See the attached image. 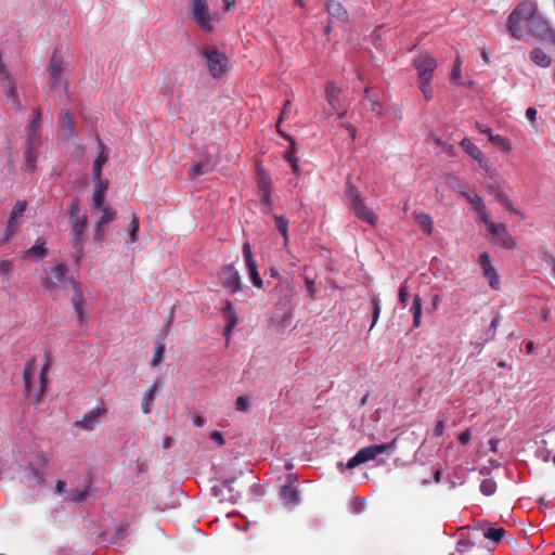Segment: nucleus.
I'll return each mask as SVG.
<instances>
[{
	"mask_svg": "<svg viewBox=\"0 0 555 555\" xmlns=\"http://www.w3.org/2000/svg\"><path fill=\"white\" fill-rule=\"evenodd\" d=\"M67 267L64 263H59L52 268V279L57 283L62 284L68 282L72 285L73 296L70 302L75 309V312L80 324L88 322V315L85 311L86 300L82 294L80 284L74 279H66Z\"/></svg>",
	"mask_w": 555,
	"mask_h": 555,
	"instance_id": "nucleus-1",
	"label": "nucleus"
},
{
	"mask_svg": "<svg viewBox=\"0 0 555 555\" xmlns=\"http://www.w3.org/2000/svg\"><path fill=\"white\" fill-rule=\"evenodd\" d=\"M436 67L437 62L433 56L428 54L418 55V90L426 102L434 99L433 76Z\"/></svg>",
	"mask_w": 555,
	"mask_h": 555,
	"instance_id": "nucleus-2",
	"label": "nucleus"
},
{
	"mask_svg": "<svg viewBox=\"0 0 555 555\" xmlns=\"http://www.w3.org/2000/svg\"><path fill=\"white\" fill-rule=\"evenodd\" d=\"M346 199L348 201L349 208L353 211L356 217L371 225L377 222V216L364 204L361 194L351 180L346 182Z\"/></svg>",
	"mask_w": 555,
	"mask_h": 555,
	"instance_id": "nucleus-3",
	"label": "nucleus"
},
{
	"mask_svg": "<svg viewBox=\"0 0 555 555\" xmlns=\"http://www.w3.org/2000/svg\"><path fill=\"white\" fill-rule=\"evenodd\" d=\"M532 16V3L522 2L514 9L507 20V30L512 37L520 39L524 35L522 23H527Z\"/></svg>",
	"mask_w": 555,
	"mask_h": 555,
	"instance_id": "nucleus-4",
	"label": "nucleus"
},
{
	"mask_svg": "<svg viewBox=\"0 0 555 555\" xmlns=\"http://www.w3.org/2000/svg\"><path fill=\"white\" fill-rule=\"evenodd\" d=\"M201 56L206 60L207 67L212 77L219 78L227 70V56L215 47H205L198 50Z\"/></svg>",
	"mask_w": 555,
	"mask_h": 555,
	"instance_id": "nucleus-5",
	"label": "nucleus"
},
{
	"mask_svg": "<svg viewBox=\"0 0 555 555\" xmlns=\"http://www.w3.org/2000/svg\"><path fill=\"white\" fill-rule=\"evenodd\" d=\"M88 229V217L86 214L81 215V219H75L70 223V242L75 248V259L77 262L83 256V244L86 241V231Z\"/></svg>",
	"mask_w": 555,
	"mask_h": 555,
	"instance_id": "nucleus-6",
	"label": "nucleus"
},
{
	"mask_svg": "<svg viewBox=\"0 0 555 555\" xmlns=\"http://www.w3.org/2000/svg\"><path fill=\"white\" fill-rule=\"evenodd\" d=\"M392 446L393 443H380L362 448L347 462L346 467L353 469L363 463L376 460L379 454L390 450Z\"/></svg>",
	"mask_w": 555,
	"mask_h": 555,
	"instance_id": "nucleus-7",
	"label": "nucleus"
},
{
	"mask_svg": "<svg viewBox=\"0 0 555 555\" xmlns=\"http://www.w3.org/2000/svg\"><path fill=\"white\" fill-rule=\"evenodd\" d=\"M528 28L534 36L555 43V29H553L548 22L535 12V7L532 3V16L528 21Z\"/></svg>",
	"mask_w": 555,
	"mask_h": 555,
	"instance_id": "nucleus-8",
	"label": "nucleus"
},
{
	"mask_svg": "<svg viewBox=\"0 0 555 555\" xmlns=\"http://www.w3.org/2000/svg\"><path fill=\"white\" fill-rule=\"evenodd\" d=\"M26 208H27L26 201L20 199L14 204V206L10 212L9 220L7 222V227L4 230V236L2 238V244H5L7 242H9L11 240V237L14 236V234L16 233L17 229L21 225V219H22L24 212L26 211Z\"/></svg>",
	"mask_w": 555,
	"mask_h": 555,
	"instance_id": "nucleus-9",
	"label": "nucleus"
},
{
	"mask_svg": "<svg viewBox=\"0 0 555 555\" xmlns=\"http://www.w3.org/2000/svg\"><path fill=\"white\" fill-rule=\"evenodd\" d=\"M192 18L205 31H212L209 8L206 0H192Z\"/></svg>",
	"mask_w": 555,
	"mask_h": 555,
	"instance_id": "nucleus-10",
	"label": "nucleus"
},
{
	"mask_svg": "<svg viewBox=\"0 0 555 555\" xmlns=\"http://www.w3.org/2000/svg\"><path fill=\"white\" fill-rule=\"evenodd\" d=\"M478 262L481 267L483 276L489 281L490 287L492 289H498L500 286V278L495 268L491 263L490 255L486 251L480 254Z\"/></svg>",
	"mask_w": 555,
	"mask_h": 555,
	"instance_id": "nucleus-11",
	"label": "nucleus"
},
{
	"mask_svg": "<svg viewBox=\"0 0 555 555\" xmlns=\"http://www.w3.org/2000/svg\"><path fill=\"white\" fill-rule=\"evenodd\" d=\"M219 279L222 285L231 293L237 292L241 287V276L232 264L225 266L221 269Z\"/></svg>",
	"mask_w": 555,
	"mask_h": 555,
	"instance_id": "nucleus-12",
	"label": "nucleus"
},
{
	"mask_svg": "<svg viewBox=\"0 0 555 555\" xmlns=\"http://www.w3.org/2000/svg\"><path fill=\"white\" fill-rule=\"evenodd\" d=\"M107 414V409L96 408L86 413L81 420L75 422V426L82 430H93L100 423V417Z\"/></svg>",
	"mask_w": 555,
	"mask_h": 555,
	"instance_id": "nucleus-13",
	"label": "nucleus"
},
{
	"mask_svg": "<svg viewBox=\"0 0 555 555\" xmlns=\"http://www.w3.org/2000/svg\"><path fill=\"white\" fill-rule=\"evenodd\" d=\"M243 257H244V261H245L246 268L248 270L251 283L256 287H261L262 280L258 273L257 264H256V261L254 260L249 242H245L243 244Z\"/></svg>",
	"mask_w": 555,
	"mask_h": 555,
	"instance_id": "nucleus-14",
	"label": "nucleus"
},
{
	"mask_svg": "<svg viewBox=\"0 0 555 555\" xmlns=\"http://www.w3.org/2000/svg\"><path fill=\"white\" fill-rule=\"evenodd\" d=\"M96 210H101L102 215L98 219L95 229H94V240L102 242L104 240V225L111 221H113L117 215L116 210L111 208L107 205H102V208H98Z\"/></svg>",
	"mask_w": 555,
	"mask_h": 555,
	"instance_id": "nucleus-15",
	"label": "nucleus"
},
{
	"mask_svg": "<svg viewBox=\"0 0 555 555\" xmlns=\"http://www.w3.org/2000/svg\"><path fill=\"white\" fill-rule=\"evenodd\" d=\"M94 182V191L92 195V209L96 210L98 208H102L104 205L105 194L108 189V181L103 180H93Z\"/></svg>",
	"mask_w": 555,
	"mask_h": 555,
	"instance_id": "nucleus-16",
	"label": "nucleus"
},
{
	"mask_svg": "<svg viewBox=\"0 0 555 555\" xmlns=\"http://www.w3.org/2000/svg\"><path fill=\"white\" fill-rule=\"evenodd\" d=\"M60 126V138L62 140H69L74 135V127L70 118V113L68 109H62L59 118Z\"/></svg>",
	"mask_w": 555,
	"mask_h": 555,
	"instance_id": "nucleus-17",
	"label": "nucleus"
},
{
	"mask_svg": "<svg viewBox=\"0 0 555 555\" xmlns=\"http://www.w3.org/2000/svg\"><path fill=\"white\" fill-rule=\"evenodd\" d=\"M339 93L340 88H338L334 82L328 81L325 85V96L326 101L328 103L330 108L326 111V114L330 116L333 114V112L338 111V104H339Z\"/></svg>",
	"mask_w": 555,
	"mask_h": 555,
	"instance_id": "nucleus-18",
	"label": "nucleus"
},
{
	"mask_svg": "<svg viewBox=\"0 0 555 555\" xmlns=\"http://www.w3.org/2000/svg\"><path fill=\"white\" fill-rule=\"evenodd\" d=\"M48 72H49L50 88H51V90H54V89H56L57 83L60 82V79L63 74L62 61L60 59H57L55 55H53L51 57Z\"/></svg>",
	"mask_w": 555,
	"mask_h": 555,
	"instance_id": "nucleus-19",
	"label": "nucleus"
},
{
	"mask_svg": "<svg viewBox=\"0 0 555 555\" xmlns=\"http://www.w3.org/2000/svg\"><path fill=\"white\" fill-rule=\"evenodd\" d=\"M363 99L370 103V109L376 116H383L382 96L377 92H373L370 88H365Z\"/></svg>",
	"mask_w": 555,
	"mask_h": 555,
	"instance_id": "nucleus-20",
	"label": "nucleus"
},
{
	"mask_svg": "<svg viewBox=\"0 0 555 555\" xmlns=\"http://www.w3.org/2000/svg\"><path fill=\"white\" fill-rule=\"evenodd\" d=\"M326 11L332 17L340 22H346L348 20L347 10L336 0H328L326 2Z\"/></svg>",
	"mask_w": 555,
	"mask_h": 555,
	"instance_id": "nucleus-21",
	"label": "nucleus"
},
{
	"mask_svg": "<svg viewBox=\"0 0 555 555\" xmlns=\"http://www.w3.org/2000/svg\"><path fill=\"white\" fill-rule=\"evenodd\" d=\"M156 389H157V384L155 382L147 390L144 391V393L142 396L141 409H142V412L145 414H147L152 411L153 402L155 400Z\"/></svg>",
	"mask_w": 555,
	"mask_h": 555,
	"instance_id": "nucleus-22",
	"label": "nucleus"
},
{
	"mask_svg": "<svg viewBox=\"0 0 555 555\" xmlns=\"http://www.w3.org/2000/svg\"><path fill=\"white\" fill-rule=\"evenodd\" d=\"M36 371V360L33 358L27 361L24 373H23V379L25 384V391L29 396L31 392V380L34 378Z\"/></svg>",
	"mask_w": 555,
	"mask_h": 555,
	"instance_id": "nucleus-23",
	"label": "nucleus"
},
{
	"mask_svg": "<svg viewBox=\"0 0 555 555\" xmlns=\"http://www.w3.org/2000/svg\"><path fill=\"white\" fill-rule=\"evenodd\" d=\"M530 60L541 67H548L551 65L552 59L548 54H546L542 49L535 48L530 51Z\"/></svg>",
	"mask_w": 555,
	"mask_h": 555,
	"instance_id": "nucleus-24",
	"label": "nucleus"
},
{
	"mask_svg": "<svg viewBox=\"0 0 555 555\" xmlns=\"http://www.w3.org/2000/svg\"><path fill=\"white\" fill-rule=\"evenodd\" d=\"M100 147L104 149V145L100 143ZM107 162V155L102 150L99 156L93 162L92 179L100 180L102 178V167Z\"/></svg>",
	"mask_w": 555,
	"mask_h": 555,
	"instance_id": "nucleus-25",
	"label": "nucleus"
},
{
	"mask_svg": "<svg viewBox=\"0 0 555 555\" xmlns=\"http://www.w3.org/2000/svg\"><path fill=\"white\" fill-rule=\"evenodd\" d=\"M281 496L288 505H294L299 500V492L292 486H284L281 489Z\"/></svg>",
	"mask_w": 555,
	"mask_h": 555,
	"instance_id": "nucleus-26",
	"label": "nucleus"
},
{
	"mask_svg": "<svg viewBox=\"0 0 555 555\" xmlns=\"http://www.w3.org/2000/svg\"><path fill=\"white\" fill-rule=\"evenodd\" d=\"M33 118L26 127L27 133H40L42 114L40 108L34 109L31 114Z\"/></svg>",
	"mask_w": 555,
	"mask_h": 555,
	"instance_id": "nucleus-27",
	"label": "nucleus"
},
{
	"mask_svg": "<svg viewBox=\"0 0 555 555\" xmlns=\"http://www.w3.org/2000/svg\"><path fill=\"white\" fill-rule=\"evenodd\" d=\"M47 254L44 248V241L38 238L34 246H31L27 251L26 256L29 258L40 259L43 258Z\"/></svg>",
	"mask_w": 555,
	"mask_h": 555,
	"instance_id": "nucleus-28",
	"label": "nucleus"
},
{
	"mask_svg": "<svg viewBox=\"0 0 555 555\" xmlns=\"http://www.w3.org/2000/svg\"><path fill=\"white\" fill-rule=\"evenodd\" d=\"M489 141L505 153H508L512 150L509 140L500 134H489Z\"/></svg>",
	"mask_w": 555,
	"mask_h": 555,
	"instance_id": "nucleus-29",
	"label": "nucleus"
},
{
	"mask_svg": "<svg viewBox=\"0 0 555 555\" xmlns=\"http://www.w3.org/2000/svg\"><path fill=\"white\" fill-rule=\"evenodd\" d=\"M461 194L470 203V205L477 212H481V210H486L485 204L478 194L464 192V191L461 192Z\"/></svg>",
	"mask_w": 555,
	"mask_h": 555,
	"instance_id": "nucleus-30",
	"label": "nucleus"
},
{
	"mask_svg": "<svg viewBox=\"0 0 555 555\" xmlns=\"http://www.w3.org/2000/svg\"><path fill=\"white\" fill-rule=\"evenodd\" d=\"M461 146L463 147V150L474 159H478V158H481V154L482 152L479 150V147L474 144L473 142H470L468 139H463L461 141Z\"/></svg>",
	"mask_w": 555,
	"mask_h": 555,
	"instance_id": "nucleus-31",
	"label": "nucleus"
},
{
	"mask_svg": "<svg viewBox=\"0 0 555 555\" xmlns=\"http://www.w3.org/2000/svg\"><path fill=\"white\" fill-rule=\"evenodd\" d=\"M79 210H80V199H79V197L75 196L72 199V202L68 206V209H67L69 223L75 221V219H81V216L79 215Z\"/></svg>",
	"mask_w": 555,
	"mask_h": 555,
	"instance_id": "nucleus-32",
	"label": "nucleus"
},
{
	"mask_svg": "<svg viewBox=\"0 0 555 555\" xmlns=\"http://www.w3.org/2000/svg\"><path fill=\"white\" fill-rule=\"evenodd\" d=\"M275 227L278 231L283 235L284 243L288 242V220L283 216H274Z\"/></svg>",
	"mask_w": 555,
	"mask_h": 555,
	"instance_id": "nucleus-33",
	"label": "nucleus"
},
{
	"mask_svg": "<svg viewBox=\"0 0 555 555\" xmlns=\"http://www.w3.org/2000/svg\"><path fill=\"white\" fill-rule=\"evenodd\" d=\"M504 534H505V529L502 527H498V528L490 527L483 533L485 538H487L495 543H499L503 539Z\"/></svg>",
	"mask_w": 555,
	"mask_h": 555,
	"instance_id": "nucleus-34",
	"label": "nucleus"
},
{
	"mask_svg": "<svg viewBox=\"0 0 555 555\" xmlns=\"http://www.w3.org/2000/svg\"><path fill=\"white\" fill-rule=\"evenodd\" d=\"M138 232H139V219L137 218V216L133 215L132 220L129 224V230H128V240H127L128 244H133L138 241Z\"/></svg>",
	"mask_w": 555,
	"mask_h": 555,
	"instance_id": "nucleus-35",
	"label": "nucleus"
},
{
	"mask_svg": "<svg viewBox=\"0 0 555 555\" xmlns=\"http://www.w3.org/2000/svg\"><path fill=\"white\" fill-rule=\"evenodd\" d=\"M418 227L424 233L430 235L433 233L434 224L433 220L428 215H418Z\"/></svg>",
	"mask_w": 555,
	"mask_h": 555,
	"instance_id": "nucleus-36",
	"label": "nucleus"
},
{
	"mask_svg": "<svg viewBox=\"0 0 555 555\" xmlns=\"http://www.w3.org/2000/svg\"><path fill=\"white\" fill-rule=\"evenodd\" d=\"M496 482L492 478H488L481 481L480 491L485 495H492L496 491Z\"/></svg>",
	"mask_w": 555,
	"mask_h": 555,
	"instance_id": "nucleus-37",
	"label": "nucleus"
},
{
	"mask_svg": "<svg viewBox=\"0 0 555 555\" xmlns=\"http://www.w3.org/2000/svg\"><path fill=\"white\" fill-rule=\"evenodd\" d=\"M4 91L7 96L12 101L14 105H20V99L17 94L16 87L13 81H9L8 83H4Z\"/></svg>",
	"mask_w": 555,
	"mask_h": 555,
	"instance_id": "nucleus-38",
	"label": "nucleus"
},
{
	"mask_svg": "<svg viewBox=\"0 0 555 555\" xmlns=\"http://www.w3.org/2000/svg\"><path fill=\"white\" fill-rule=\"evenodd\" d=\"M499 243L502 247L506 249H513L516 246V242L513 236L505 230L500 237H498Z\"/></svg>",
	"mask_w": 555,
	"mask_h": 555,
	"instance_id": "nucleus-39",
	"label": "nucleus"
},
{
	"mask_svg": "<svg viewBox=\"0 0 555 555\" xmlns=\"http://www.w3.org/2000/svg\"><path fill=\"white\" fill-rule=\"evenodd\" d=\"M222 312L227 322L237 323L236 313L231 301L225 300L224 306L222 308Z\"/></svg>",
	"mask_w": 555,
	"mask_h": 555,
	"instance_id": "nucleus-40",
	"label": "nucleus"
},
{
	"mask_svg": "<svg viewBox=\"0 0 555 555\" xmlns=\"http://www.w3.org/2000/svg\"><path fill=\"white\" fill-rule=\"evenodd\" d=\"M495 199L511 212L518 214V210L513 207L512 202L509 201L508 196L505 193L496 192Z\"/></svg>",
	"mask_w": 555,
	"mask_h": 555,
	"instance_id": "nucleus-41",
	"label": "nucleus"
},
{
	"mask_svg": "<svg viewBox=\"0 0 555 555\" xmlns=\"http://www.w3.org/2000/svg\"><path fill=\"white\" fill-rule=\"evenodd\" d=\"M41 144L40 133H27L26 150H37Z\"/></svg>",
	"mask_w": 555,
	"mask_h": 555,
	"instance_id": "nucleus-42",
	"label": "nucleus"
},
{
	"mask_svg": "<svg viewBox=\"0 0 555 555\" xmlns=\"http://www.w3.org/2000/svg\"><path fill=\"white\" fill-rule=\"evenodd\" d=\"M164 353H165V345L158 344L155 349L154 356L151 360V365L152 366L158 365L163 361Z\"/></svg>",
	"mask_w": 555,
	"mask_h": 555,
	"instance_id": "nucleus-43",
	"label": "nucleus"
},
{
	"mask_svg": "<svg viewBox=\"0 0 555 555\" xmlns=\"http://www.w3.org/2000/svg\"><path fill=\"white\" fill-rule=\"evenodd\" d=\"M435 142L437 143V145H439L441 147V151L444 154H447L448 156H450V157L456 156V149L454 145L442 142L440 139H435Z\"/></svg>",
	"mask_w": 555,
	"mask_h": 555,
	"instance_id": "nucleus-44",
	"label": "nucleus"
},
{
	"mask_svg": "<svg viewBox=\"0 0 555 555\" xmlns=\"http://www.w3.org/2000/svg\"><path fill=\"white\" fill-rule=\"evenodd\" d=\"M48 363H46L41 370V373H40V384H41V388H40V392L36 396L35 398V401L36 402H40L41 399H42V395H43V390H44V386H46V383H47V378H46V375H47V371H48Z\"/></svg>",
	"mask_w": 555,
	"mask_h": 555,
	"instance_id": "nucleus-45",
	"label": "nucleus"
},
{
	"mask_svg": "<svg viewBox=\"0 0 555 555\" xmlns=\"http://www.w3.org/2000/svg\"><path fill=\"white\" fill-rule=\"evenodd\" d=\"M488 230L493 236L500 237L501 234L507 229L503 223L489 222Z\"/></svg>",
	"mask_w": 555,
	"mask_h": 555,
	"instance_id": "nucleus-46",
	"label": "nucleus"
},
{
	"mask_svg": "<svg viewBox=\"0 0 555 555\" xmlns=\"http://www.w3.org/2000/svg\"><path fill=\"white\" fill-rule=\"evenodd\" d=\"M501 321H502V317L499 313L495 314V317L492 319V321L490 323L491 335L486 339V343L491 341L495 338L496 328L501 324Z\"/></svg>",
	"mask_w": 555,
	"mask_h": 555,
	"instance_id": "nucleus-47",
	"label": "nucleus"
},
{
	"mask_svg": "<svg viewBox=\"0 0 555 555\" xmlns=\"http://www.w3.org/2000/svg\"><path fill=\"white\" fill-rule=\"evenodd\" d=\"M60 283L54 281L52 278H47L43 282V287L51 296H55L56 287Z\"/></svg>",
	"mask_w": 555,
	"mask_h": 555,
	"instance_id": "nucleus-48",
	"label": "nucleus"
},
{
	"mask_svg": "<svg viewBox=\"0 0 555 555\" xmlns=\"http://www.w3.org/2000/svg\"><path fill=\"white\" fill-rule=\"evenodd\" d=\"M451 79L456 83L461 82V60L460 56L456 57L455 64L453 66L452 73H451Z\"/></svg>",
	"mask_w": 555,
	"mask_h": 555,
	"instance_id": "nucleus-49",
	"label": "nucleus"
},
{
	"mask_svg": "<svg viewBox=\"0 0 555 555\" xmlns=\"http://www.w3.org/2000/svg\"><path fill=\"white\" fill-rule=\"evenodd\" d=\"M235 408L237 411L246 412L249 409V400L247 397L240 396L235 401Z\"/></svg>",
	"mask_w": 555,
	"mask_h": 555,
	"instance_id": "nucleus-50",
	"label": "nucleus"
},
{
	"mask_svg": "<svg viewBox=\"0 0 555 555\" xmlns=\"http://www.w3.org/2000/svg\"><path fill=\"white\" fill-rule=\"evenodd\" d=\"M206 172V167L202 163H197L189 169V176L192 178L198 177Z\"/></svg>",
	"mask_w": 555,
	"mask_h": 555,
	"instance_id": "nucleus-51",
	"label": "nucleus"
},
{
	"mask_svg": "<svg viewBox=\"0 0 555 555\" xmlns=\"http://www.w3.org/2000/svg\"><path fill=\"white\" fill-rule=\"evenodd\" d=\"M35 151L36 150H26L25 152L26 162L30 170H35L36 168L37 156L35 154Z\"/></svg>",
	"mask_w": 555,
	"mask_h": 555,
	"instance_id": "nucleus-52",
	"label": "nucleus"
},
{
	"mask_svg": "<svg viewBox=\"0 0 555 555\" xmlns=\"http://www.w3.org/2000/svg\"><path fill=\"white\" fill-rule=\"evenodd\" d=\"M0 80L4 81V83L12 81V79L10 77V73L2 62V53L1 52H0Z\"/></svg>",
	"mask_w": 555,
	"mask_h": 555,
	"instance_id": "nucleus-53",
	"label": "nucleus"
},
{
	"mask_svg": "<svg viewBox=\"0 0 555 555\" xmlns=\"http://www.w3.org/2000/svg\"><path fill=\"white\" fill-rule=\"evenodd\" d=\"M372 304H373V322H372L371 328L376 324L377 319L380 313L379 300L377 298H373Z\"/></svg>",
	"mask_w": 555,
	"mask_h": 555,
	"instance_id": "nucleus-54",
	"label": "nucleus"
},
{
	"mask_svg": "<svg viewBox=\"0 0 555 555\" xmlns=\"http://www.w3.org/2000/svg\"><path fill=\"white\" fill-rule=\"evenodd\" d=\"M410 297V294L408 293V286H406V283L404 285H402L400 287V291H399V300L400 302H402L403 305L406 304L408 299Z\"/></svg>",
	"mask_w": 555,
	"mask_h": 555,
	"instance_id": "nucleus-55",
	"label": "nucleus"
},
{
	"mask_svg": "<svg viewBox=\"0 0 555 555\" xmlns=\"http://www.w3.org/2000/svg\"><path fill=\"white\" fill-rule=\"evenodd\" d=\"M13 262L11 260H2L0 261V273L9 274L11 272Z\"/></svg>",
	"mask_w": 555,
	"mask_h": 555,
	"instance_id": "nucleus-56",
	"label": "nucleus"
},
{
	"mask_svg": "<svg viewBox=\"0 0 555 555\" xmlns=\"http://www.w3.org/2000/svg\"><path fill=\"white\" fill-rule=\"evenodd\" d=\"M305 283L307 286L308 294L311 298L315 295V287H314V281L308 276L305 278Z\"/></svg>",
	"mask_w": 555,
	"mask_h": 555,
	"instance_id": "nucleus-57",
	"label": "nucleus"
},
{
	"mask_svg": "<svg viewBox=\"0 0 555 555\" xmlns=\"http://www.w3.org/2000/svg\"><path fill=\"white\" fill-rule=\"evenodd\" d=\"M210 439L216 441L219 446H223L225 443L222 434L218 430H214L210 433Z\"/></svg>",
	"mask_w": 555,
	"mask_h": 555,
	"instance_id": "nucleus-58",
	"label": "nucleus"
},
{
	"mask_svg": "<svg viewBox=\"0 0 555 555\" xmlns=\"http://www.w3.org/2000/svg\"><path fill=\"white\" fill-rule=\"evenodd\" d=\"M470 437H472L470 429H466V430H464L463 433H461L459 435V441H460L461 444L465 446V444H467L469 442Z\"/></svg>",
	"mask_w": 555,
	"mask_h": 555,
	"instance_id": "nucleus-59",
	"label": "nucleus"
},
{
	"mask_svg": "<svg viewBox=\"0 0 555 555\" xmlns=\"http://www.w3.org/2000/svg\"><path fill=\"white\" fill-rule=\"evenodd\" d=\"M259 190H260V193H264L266 191L271 192L270 191V180L262 177L259 182Z\"/></svg>",
	"mask_w": 555,
	"mask_h": 555,
	"instance_id": "nucleus-60",
	"label": "nucleus"
},
{
	"mask_svg": "<svg viewBox=\"0 0 555 555\" xmlns=\"http://www.w3.org/2000/svg\"><path fill=\"white\" fill-rule=\"evenodd\" d=\"M280 125H281V124H279V122L276 124V131L279 132V134H280L282 138H284V139H286L287 141H289L291 145L294 147V146H295V140H294V138H293V137H291L289 134H287L286 132H284V130H281Z\"/></svg>",
	"mask_w": 555,
	"mask_h": 555,
	"instance_id": "nucleus-61",
	"label": "nucleus"
},
{
	"mask_svg": "<svg viewBox=\"0 0 555 555\" xmlns=\"http://www.w3.org/2000/svg\"><path fill=\"white\" fill-rule=\"evenodd\" d=\"M538 457L541 459L544 462H547L551 457L552 452L547 449H540L537 452Z\"/></svg>",
	"mask_w": 555,
	"mask_h": 555,
	"instance_id": "nucleus-62",
	"label": "nucleus"
},
{
	"mask_svg": "<svg viewBox=\"0 0 555 555\" xmlns=\"http://www.w3.org/2000/svg\"><path fill=\"white\" fill-rule=\"evenodd\" d=\"M29 469L36 477L38 483H41L43 481V473L41 470H39L38 468H36L33 464L29 465Z\"/></svg>",
	"mask_w": 555,
	"mask_h": 555,
	"instance_id": "nucleus-63",
	"label": "nucleus"
},
{
	"mask_svg": "<svg viewBox=\"0 0 555 555\" xmlns=\"http://www.w3.org/2000/svg\"><path fill=\"white\" fill-rule=\"evenodd\" d=\"M444 430V423L442 420H439L434 428V434L439 437L443 434Z\"/></svg>",
	"mask_w": 555,
	"mask_h": 555,
	"instance_id": "nucleus-64",
	"label": "nucleus"
}]
</instances>
